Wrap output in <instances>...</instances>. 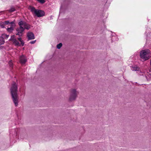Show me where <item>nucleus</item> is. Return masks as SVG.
I'll return each instance as SVG.
<instances>
[{
  "instance_id": "12",
  "label": "nucleus",
  "mask_w": 151,
  "mask_h": 151,
  "mask_svg": "<svg viewBox=\"0 0 151 151\" xmlns=\"http://www.w3.org/2000/svg\"><path fill=\"white\" fill-rule=\"evenodd\" d=\"M15 10V8L14 7H12L11 9L8 10L9 12H11L14 11Z\"/></svg>"
},
{
  "instance_id": "24",
  "label": "nucleus",
  "mask_w": 151,
  "mask_h": 151,
  "mask_svg": "<svg viewBox=\"0 0 151 151\" xmlns=\"http://www.w3.org/2000/svg\"><path fill=\"white\" fill-rule=\"evenodd\" d=\"M35 42H36V40L32 41H31L30 42V43L31 44H33Z\"/></svg>"
},
{
  "instance_id": "23",
  "label": "nucleus",
  "mask_w": 151,
  "mask_h": 151,
  "mask_svg": "<svg viewBox=\"0 0 151 151\" xmlns=\"http://www.w3.org/2000/svg\"><path fill=\"white\" fill-rule=\"evenodd\" d=\"M20 42H21V45H22V46H23L24 44V41L22 40Z\"/></svg>"
},
{
  "instance_id": "8",
  "label": "nucleus",
  "mask_w": 151,
  "mask_h": 151,
  "mask_svg": "<svg viewBox=\"0 0 151 151\" xmlns=\"http://www.w3.org/2000/svg\"><path fill=\"white\" fill-rule=\"evenodd\" d=\"M131 69L133 71H137L139 70V68L137 66H132L131 67Z\"/></svg>"
},
{
  "instance_id": "4",
  "label": "nucleus",
  "mask_w": 151,
  "mask_h": 151,
  "mask_svg": "<svg viewBox=\"0 0 151 151\" xmlns=\"http://www.w3.org/2000/svg\"><path fill=\"white\" fill-rule=\"evenodd\" d=\"M30 9L32 13L38 17H42L45 15V13L43 11L36 9L33 6H30Z\"/></svg>"
},
{
  "instance_id": "21",
  "label": "nucleus",
  "mask_w": 151,
  "mask_h": 151,
  "mask_svg": "<svg viewBox=\"0 0 151 151\" xmlns=\"http://www.w3.org/2000/svg\"><path fill=\"white\" fill-rule=\"evenodd\" d=\"M9 24H10L11 26H12L13 25V27H14L15 26V24L14 22L12 21L11 22H10Z\"/></svg>"
},
{
  "instance_id": "14",
  "label": "nucleus",
  "mask_w": 151,
  "mask_h": 151,
  "mask_svg": "<svg viewBox=\"0 0 151 151\" xmlns=\"http://www.w3.org/2000/svg\"><path fill=\"white\" fill-rule=\"evenodd\" d=\"M5 25L4 22H1L0 23V26L2 28H5V27H4Z\"/></svg>"
},
{
  "instance_id": "15",
  "label": "nucleus",
  "mask_w": 151,
  "mask_h": 151,
  "mask_svg": "<svg viewBox=\"0 0 151 151\" xmlns=\"http://www.w3.org/2000/svg\"><path fill=\"white\" fill-rule=\"evenodd\" d=\"M62 45V44L61 43H60L59 44H58L57 46V47L58 49H60Z\"/></svg>"
},
{
  "instance_id": "9",
  "label": "nucleus",
  "mask_w": 151,
  "mask_h": 151,
  "mask_svg": "<svg viewBox=\"0 0 151 151\" xmlns=\"http://www.w3.org/2000/svg\"><path fill=\"white\" fill-rule=\"evenodd\" d=\"M14 27H13V25L11 26L10 27H8L6 29L8 32H11L14 30Z\"/></svg>"
},
{
  "instance_id": "10",
  "label": "nucleus",
  "mask_w": 151,
  "mask_h": 151,
  "mask_svg": "<svg viewBox=\"0 0 151 151\" xmlns=\"http://www.w3.org/2000/svg\"><path fill=\"white\" fill-rule=\"evenodd\" d=\"M4 42L5 41L4 38L2 37H0V46L1 45L4 44Z\"/></svg>"
},
{
  "instance_id": "18",
  "label": "nucleus",
  "mask_w": 151,
  "mask_h": 151,
  "mask_svg": "<svg viewBox=\"0 0 151 151\" xmlns=\"http://www.w3.org/2000/svg\"><path fill=\"white\" fill-rule=\"evenodd\" d=\"M3 37H4V38H5L6 39H7L8 37H9V35H7L6 34H3Z\"/></svg>"
},
{
  "instance_id": "6",
  "label": "nucleus",
  "mask_w": 151,
  "mask_h": 151,
  "mask_svg": "<svg viewBox=\"0 0 151 151\" xmlns=\"http://www.w3.org/2000/svg\"><path fill=\"white\" fill-rule=\"evenodd\" d=\"M20 60L22 64H24L27 62V59L25 56L22 55L20 57Z\"/></svg>"
},
{
  "instance_id": "2",
  "label": "nucleus",
  "mask_w": 151,
  "mask_h": 151,
  "mask_svg": "<svg viewBox=\"0 0 151 151\" xmlns=\"http://www.w3.org/2000/svg\"><path fill=\"white\" fill-rule=\"evenodd\" d=\"M18 24L20 27L16 29V31L17 32L16 35H19V36H22V33L25 29H29L30 28V26L24 21H20L18 23Z\"/></svg>"
},
{
  "instance_id": "3",
  "label": "nucleus",
  "mask_w": 151,
  "mask_h": 151,
  "mask_svg": "<svg viewBox=\"0 0 151 151\" xmlns=\"http://www.w3.org/2000/svg\"><path fill=\"white\" fill-rule=\"evenodd\" d=\"M140 56L143 61L148 60L151 57L150 51L148 49L142 50L140 52Z\"/></svg>"
},
{
  "instance_id": "7",
  "label": "nucleus",
  "mask_w": 151,
  "mask_h": 151,
  "mask_svg": "<svg viewBox=\"0 0 151 151\" xmlns=\"http://www.w3.org/2000/svg\"><path fill=\"white\" fill-rule=\"evenodd\" d=\"M27 36L28 37L29 40L35 39L34 34L32 32H28L27 34Z\"/></svg>"
},
{
  "instance_id": "22",
  "label": "nucleus",
  "mask_w": 151,
  "mask_h": 151,
  "mask_svg": "<svg viewBox=\"0 0 151 151\" xmlns=\"http://www.w3.org/2000/svg\"><path fill=\"white\" fill-rule=\"evenodd\" d=\"M114 38H116V41H117L118 40V39L117 38V37H113L112 38V41H114L115 40H114Z\"/></svg>"
},
{
  "instance_id": "13",
  "label": "nucleus",
  "mask_w": 151,
  "mask_h": 151,
  "mask_svg": "<svg viewBox=\"0 0 151 151\" xmlns=\"http://www.w3.org/2000/svg\"><path fill=\"white\" fill-rule=\"evenodd\" d=\"M148 78L147 76H145V77L147 81H150L151 79V74H149V75H148Z\"/></svg>"
},
{
  "instance_id": "19",
  "label": "nucleus",
  "mask_w": 151,
  "mask_h": 151,
  "mask_svg": "<svg viewBox=\"0 0 151 151\" xmlns=\"http://www.w3.org/2000/svg\"><path fill=\"white\" fill-rule=\"evenodd\" d=\"M5 25H7L9 24L10 22L9 21H6L4 22Z\"/></svg>"
},
{
  "instance_id": "20",
  "label": "nucleus",
  "mask_w": 151,
  "mask_h": 151,
  "mask_svg": "<svg viewBox=\"0 0 151 151\" xmlns=\"http://www.w3.org/2000/svg\"><path fill=\"white\" fill-rule=\"evenodd\" d=\"M41 4L44 3L45 2V1L44 0H37Z\"/></svg>"
},
{
  "instance_id": "17",
  "label": "nucleus",
  "mask_w": 151,
  "mask_h": 151,
  "mask_svg": "<svg viewBox=\"0 0 151 151\" xmlns=\"http://www.w3.org/2000/svg\"><path fill=\"white\" fill-rule=\"evenodd\" d=\"M9 65L10 66V67H11V68H12L13 67V63L12 62V61L11 60V61H10L9 63Z\"/></svg>"
},
{
  "instance_id": "1",
  "label": "nucleus",
  "mask_w": 151,
  "mask_h": 151,
  "mask_svg": "<svg viewBox=\"0 0 151 151\" xmlns=\"http://www.w3.org/2000/svg\"><path fill=\"white\" fill-rule=\"evenodd\" d=\"M17 89V85L16 83L13 82L10 91L13 102L16 106L18 105Z\"/></svg>"
},
{
  "instance_id": "25",
  "label": "nucleus",
  "mask_w": 151,
  "mask_h": 151,
  "mask_svg": "<svg viewBox=\"0 0 151 151\" xmlns=\"http://www.w3.org/2000/svg\"><path fill=\"white\" fill-rule=\"evenodd\" d=\"M18 40L20 41L21 40H22V39H21V38H20V37L18 38Z\"/></svg>"
},
{
  "instance_id": "11",
  "label": "nucleus",
  "mask_w": 151,
  "mask_h": 151,
  "mask_svg": "<svg viewBox=\"0 0 151 151\" xmlns=\"http://www.w3.org/2000/svg\"><path fill=\"white\" fill-rule=\"evenodd\" d=\"M13 42V43L15 44V45H17V46H20V44L17 41V40H16V39L14 40Z\"/></svg>"
},
{
  "instance_id": "5",
  "label": "nucleus",
  "mask_w": 151,
  "mask_h": 151,
  "mask_svg": "<svg viewBox=\"0 0 151 151\" xmlns=\"http://www.w3.org/2000/svg\"><path fill=\"white\" fill-rule=\"evenodd\" d=\"M79 92L75 89H72L70 91L69 101H71L75 100L78 97Z\"/></svg>"
},
{
  "instance_id": "16",
  "label": "nucleus",
  "mask_w": 151,
  "mask_h": 151,
  "mask_svg": "<svg viewBox=\"0 0 151 151\" xmlns=\"http://www.w3.org/2000/svg\"><path fill=\"white\" fill-rule=\"evenodd\" d=\"M15 38V36L14 35H13L11 36V38L9 39L10 40H12L13 41L14 40L16 39Z\"/></svg>"
}]
</instances>
